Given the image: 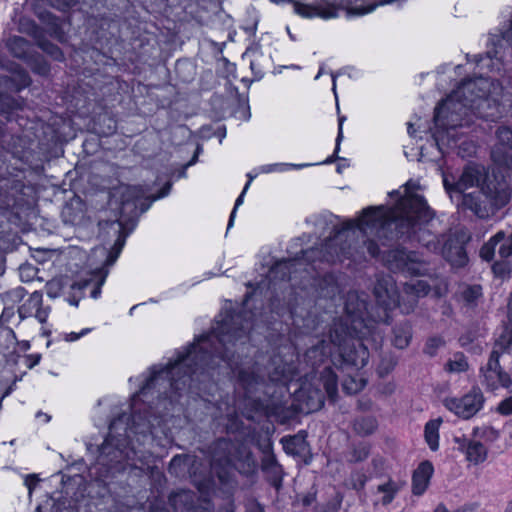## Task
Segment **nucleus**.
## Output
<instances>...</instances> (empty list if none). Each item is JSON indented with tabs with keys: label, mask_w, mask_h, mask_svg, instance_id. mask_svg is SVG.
<instances>
[{
	"label": "nucleus",
	"mask_w": 512,
	"mask_h": 512,
	"mask_svg": "<svg viewBox=\"0 0 512 512\" xmlns=\"http://www.w3.org/2000/svg\"><path fill=\"white\" fill-rule=\"evenodd\" d=\"M297 400L301 403V410L311 413L318 411L324 405L325 397L321 389L312 385H302L296 394Z\"/></svg>",
	"instance_id": "23"
},
{
	"label": "nucleus",
	"mask_w": 512,
	"mask_h": 512,
	"mask_svg": "<svg viewBox=\"0 0 512 512\" xmlns=\"http://www.w3.org/2000/svg\"><path fill=\"white\" fill-rule=\"evenodd\" d=\"M434 217L433 211L422 196L413 194L401 197L395 206H370L355 219L359 228L342 231L334 243L353 234L377 244L387 245L394 241L417 242L429 251L439 249V240L428 228Z\"/></svg>",
	"instance_id": "3"
},
{
	"label": "nucleus",
	"mask_w": 512,
	"mask_h": 512,
	"mask_svg": "<svg viewBox=\"0 0 512 512\" xmlns=\"http://www.w3.org/2000/svg\"><path fill=\"white\" fill-rule=\"evenodd\" d=\"M91 284H92V279H84V280H80V281H76V282L72 283V285L70 286V289L72 291H78L79 295H74L70 292L69 295L67 296V301L69 302V304L78 306L79 301L84 296V290L87 287H89Z\"/></svg>",
	"instance_id": "39"
},
{
	"label": "nucleus",
	"mask_w": 512,
	"mask_h": 512,
	"mask_svg": "<svg viewBox=\"0 0 512 512\" xmlns=\"http://www.w3.org/2000/svg\"><path fill=\"white\" fill-rule=\"evenodd\" d=\"M442 424V418H436L428 421L424 427V437L429 448L436 451L439 448V428Z\"/></svg>",
	"instance_id": "32"
},
{
	"label": "nucleus",
	"mask_w": 512,
	"mask_h": 512,
	"mask_svg": "<svg viewBox=\"0 0 512 512\" xmlns=\"http://www.w3.org/2000/svg\"><path fill=\"white\" fill-rule=\"evenodd\" d=\"M176 73L179 77H182V72L185 70H193V66L188 61L178 60L175 65Z\"/></svg>",
	"instance_id": "59"
},
{
	"label": "nucleus",
	"mask_w": 512,
	"mask_h": 512,
	"mask_svg": "<svg viewBox=\"0 0 512 512\" xmlns=\"http://www.w3.org/2000/svg\"><path fill=\"white\" fill-rule=\"evenodd\" d=\"M403 485L404 483L397 482L392 479H389L386 483L380 484L377 487V492L383 494L381 503L383 505L390 504L394 500L396 494L401 490Z\"/></svg>",
	"instance_id": "36"
},
{
	"label": "nucleus",
	"mask_w": 512,
	"mask_h": 512,
	"mask_svg": "<svg viewBox=\"0 0 512 512\" xmlns=\"http://www.w3.org/2000/svg\"><path fill=\"white\" fill-rule=\"evenodd\" d=\"M484 402L485 398L481 389L473 387L462 397H446L443 400V405L459 418L468 420L483 408Z\"/></svg>",
	"instance_id": "17"
},
{
	"label": "nucleus",
	"mask_w": 512,
	"mask_h": 512,
	"mask_svg": "<svg viewBox=\"0 0 512 512\" xmlns=\"http://www.w3.org/2000/svg\"><path fill=\"white\" fill-rule=\"evenodd\" d=\"M441 253L452 268H463L469 261L465 243L463 239L456 234L448 236L443 243Z\"/></svg>",
	"instance_id": "20"
},
{
	"label": "nucleus",
	"mask_w": 512,
	"mask_h": 512,
	"mask_svg": "<svg viewBox=\"0 0 512 512\" xmlns=\"http://www.w3.org/2000/svg\"><path fill=\"white\" fill-rule=\"evenodd\" d=\"M171 188L172 183L167 182L158 194L151 195L148 194L149 189L141 185L123 187L121 191V218L136 220L150 208L155 200L167 196Z\"/></svg>",
	"instance_id": "10"
},
{
	"label": "nucleus",
	"mask_w": 512,
	"mask_h": 512,
	"mask_svg": "<svg viewBox=\"0 0 512 512\" xmlns=\"http://www.w3.org/2000/svg\"><path fill=\"white\" fill-rule=\"evenodd\" d=\"M370 454V446L365 442L353 445L346 459L350 463H358L366 460Z\"/></svg>",
	"instance_id": "38"
},
{
	"label": "nucleus",
	"mask_w": 512,
	"mask_h": 512,
	"mask_svg": "<svg viewBox=\"0 0 512 512\" xmlns=\"http://www.w3.org/2000/svg\"><path fill=\"white\" fill-rule=\"evenodd\" d=\"M309 165L310 164H282V163L268 164V165L261 166L260 172L261 173H271L276 170L283 171L286 167H291L294 169H301V168L307 167Z\"/></svg>",
	"instance_id": "50"
},
{
	"label": "nucleus",
	"mask_w": 512,
	"mask_h": 512,
	"mask_svg": "<svg viewBox=\"0 0 512 512\" xmlns=\"http://www.w3.org/2000/svg\"><path fill=\"white\" fill-rule=\"evenodd\" d=\"M496 411L503 416L512 415V396L503 399L498 404Z\"/></svg>",
	"instance_id": "53"
},
{
	"label": "nucleus",
	"mask_w": 512,
	"mask_h": 512,
	"mask_svg": "<svg viewBox=\"0 0 512 512\" xmlns=\"http://www.w3.org/2000/svg\"><path fill=\"white\" fill-rule=\"evenodd\" d=\"M168 502L174 512H214V506L209 499L200 498L190 490L172 492Z\"/></svg>",
	"instance_id": "18"
},
{
	"label": "nucleus",
	"mask_w": 512,
	"mask_h": 512,
	"mask_svg": "<svg viewBox=\"0 0 512 512\" xmlns=\"http://www.w3.org/2000/svg\"><path fill=\"white\" fill-rule=\"evenodd\" d=\"M498 344L494 347V349L490 353L489 360L484 368H481V370H502L499 364V358L501 356L502 351L504 350V347L502 345Z\"/></svg>",
	"instance_id": "46"
},
{
	"label": "nucleus",
	"mask_w": 512,
	"mask_h": 512,
	"mask_svg": "<svg viewBox=\"0 0 512 512\" xmlns=\"http://www.w3.org/2000/svg\"><path fill=\"white\" fill-rule=\"evenodd\" d=\"M262 451L261 469L267 475L268 481L277 489L281 486L283 470L273 453L272 443L266 442L260 445Z\"/></svg>",
	"instance_id": "21"
},
{
	"label": "nucleus",
	"mask_w": 512,
	"mask_h": 512,
	"mask_svg": "<svg viewBox=\"0 0 512 512\" xmlns=\"http://www.w3.org/2000/svg\"><path fill=\"white\" fill-rule=\"evenodd\" d=\"M256 468L252 452L241 442L227 438L217 439L211 446L210 473L226 489L235 486L234 471L248 475Z\"/></svg>",
	"instance_id": "5"
},
{
	"label": "nucleus",
	"mask_w": 512,
	"mask_h": 512,
	"mask_svg": "<svg viewBox=\"0 0 512 512\" xmlns=\"http://www.w3.org/2000/svg\"><path fill=\"white\" fill-rule=\"evenodd\" d=\"M445 368L451 373L464 372L468 369V362L463 353H456L453 358L447 362Z\"/></svg>",
	"instance_id": "41"
},
{
	"label": "nucleus",
	"mask_w": 512,
	"mask_h": 512,
	"mask_svg": "<svg viewBox=\"0 0 512 512\" xmlns=\"http://www.w3.org/2000/svg\"><path fill=\"white\" fill-rule=\"evenodd\" d=\"M394 1L395 0H382L379 3V5L390 4ZM377 6H378V4H371L368 6L355 7V8H352L351 10H349L348 13L353 16H363L365 14L371 13Z\"/></svg>",
	"instance_id": "51"
},
{
	"label": "nucleus",
	"mask_w": 512,
	"mask_h": 512,
	"mask_svg": "<svg viewBox=\"0 0 512 512\" xmlns=\"http://www.w3.org/2000/svg\"><path fill=\"white\" fill-rule=\"evenodd\" d=\"M434 472L431 462L423 461L419 464L412 476V492L414 495H422L428 487L430 478Z\"/></svg>",
	"instance_id": "25"
},
{
	"label": "nucleus",
	"mask_w": 512,
	"mask_h": 512,
	"mask_svg": "<svg viewBox=\"0 0 512 512\" xmlns=\"http://www.w3.org/2000/svg\"><path fill=\"white\" fill-rule=\"evenodd\" d=\"M370 318L366 295L361 296L355 291H350L344 299L343 315L334 319L331 328L343 325L347 326L351 332L363 333L371 328Z\"/></svg>",
	"instance_id": "11"
},
{
	"label": "nucleus",
	"mask_w": 512,
	"mask_h": 512,
	"mask_svg": "<svg viewBox=\"0 0 512 512\" xmlns=\"http://www.w3.org/2000/svg\"><path fill=\"white\" fill-rule=\"evenodd\" d=\"M246 512H265L264 507L256 500H250L245 505Z\"/></svg>",
	"instance_id": "57"
},
{
	"label": "nucleus",
	"mask_w": 512,
	"mask_h": 512,
	"mask_svg": "<svg viewBox=\"0 0 512 512\" xmlns=\"http://www.w3.org/2000/svg\"><path fill=\"white\" fill-rule=\"evenodd\" d=\"M366 332H351L347 326L336 325L330 328V339L335 352L339 354L342 365L361 369L367 365L369 351L360 341Z\"/></svg>",
	"instance_id": "8"
},
{
	"label": "nucleus",
	"mask_w": 512,
	"mask_h": 512,
	"mask_svg": "<svg viewBox=\"0 0 512 512\" xmlns=\"http://www.w3.org/2000/svg\"><path fill=\"white\" fill-rule=\"evenodd\" d=\"M320 381L328 398L331 401H335L338 395V378L336 373L330 367H326L321 372Z\"/></svg>",
	"instance_id": "31"
},
{
	"label": "nucleus",
	"mask_w": 512,
	"mask_h": 512,
	"mask_svg": "<svg viewBox=\"0 0 512 512\" xmlns=\"http://www.w3.org/2000/svg\"><path fill=\"white\" fill-rule=\"evenodd\" d=\"M37 44L43 52L51 56L54 60H64V55L61 49L51 41L47 39H39Z\"/></svg>",
	"instance_id": "43"
},
{
	"label": "nucleus",
	"mask_w": 512,
	"mask_h": 512,
	"mask_svg": "<svg viewBox=\"0 0 512 512\" xmlns=\"http://www.w3.org/2000/svg\"><path fill=\"white\" fill-rule=\"evenodd\" d=\"M504 44L512 48V20L509 29L500 33V35L491 34L488 42V50L485 55L478 54L473 56V60L481 70L486 68L490 72L497 71L502 67L504 57Z\"/></svg>",
	"instance_id": "14"
},
{
	"label": "nucleus",
	"mask_w": 512,
	"mask_h": 512,
	"mask_svg": "<svg viewBox=\"0 0 512 512\" xmlns=\"http://www.w3.org/2000/svg\"><path fill=\"white\" fill-rule=\"evenodd\" d=\"M492 271L495 277L500 279H506L510 275L511 267L510 263L503 260V261H496L492 265Z\"/></svg>",
	"instance_id": "48"
},
{
	"label": "nucleus",
	"mask_w": 512,
	"mask_h": 512,
	"mask_svg": "<svg viewBox=\"0 0 512 512\" xmlns=\"http://www.w3.org/2000/svg\"><path fill=\"white\" fill-rule=\"evenodd\" d=\"M502 94L498 79L480 76L464 80L436 106L434 123L447 127V136L454 137V128L470 126L473 117L496 121L502 115Z\"/></svg>",
	"instance_id": "4"
},
{
	"label": "nucleus",
	"mask_w": 512,
	"mask_h": 512,
	"mask_svg": "<svg viewBox=\"0 0 512 512\" xmlns=\"http://www.w3.org/2000/svg\"><path fill=\"white\" fill-rule=\"evenodd\" d=\"M335 352L331 339L329 342L325 340L319 341L317 344L310 347L305 353V359L313 368L321 365L326 358Z\"/></svg>",
	"instance_id": "26"
},
{
	"label": "nucleus",
	"mask_w": 512,
	"mask_h": 512,
	"mask_svg": "<svg viewBox=\"0 0 512 512\" xmlns=\"http://www.w3.org/2000/svg\"><path fill=\"white\" fill-rule=\"evenodd\" d=\"M345 121V117L344 116H341L339 117L338 119V134H337V137H336V143H335V149H334V152L331 156H329L326 160H324L323 162H321V164H330L336 160H343L342 158H340L338 156V153L340 151V144L343 140V123Z\"/></svg>",
	"instance_id": "44"
},
{
	"label": "nucleus",
	"mask_w": 512,
	"mask_h": 512,
	"mask_svg": "<svg viewBox=\"0 0 512 512\" xmlns=\"http://www.w3.org/2000/svg\"><path fill=\"white\" fill-rule=\"evenodd\" d=\"M437 131L434 133V139L441 150L442 145H446L448 148L458 147L457 154L462 158L470 157L476 153V146L472 141L463 140L460 141V137L456 132V128L452 131L455 136H447L448 128L443 125H437L435 123Z\"/></svg>",
	"instance_id": "19"
},
{
	"label": "nucleus",
	"mask_w": 512,
	"mask_h": 512,
	"mask_svg": "<svg viewBox=\"0 0 512 512\" xmlns=\"http://www.w3.org/2000/svg\"><path fill=\"white\" fill-rule=\"evenodd\" d=\"M377 426V420L373 416L357 417L353 422V429L360 436L373 434L376 431Z\"/></svg>",
	"instance_id": "35"
},
{
	"label": "nucleus",
	"mask_w": 512,
	"mask_h": 512,
	"mask_svg": "<svg viewBox=\"0 0 512 512\" xmlns=\"http://www.w3.org/2000/svg\"><path fill=\"white\" fill-rule=\"evenodd\" d=\"M60 288L59 282L51 281L47 284V295L51 298L58 296L57 290Z\"/></svg>",
	"instance_id": "61"
},
{
	"label": "nucleus",
	"mask_w": 512,
	"mask_h": 512,
	"mask_svg": "<svg viewBox=\"0 0 512 512\" xmlns=\"http://www.w3.org/2000/svg\"><path fill=\"white\" fill-rule=\"evenodd\" d=\"M337 218L333 215H321L316 219V225L332 226L333 235L321 244L320 247H313L308 250H301L292 259L277 261L269 270V286L275 288L277 282L294 281V286L306 288L311 283L320 298L335 301L339 300L341 285L339 278L334 273H325L319 276L320 264H334L344 259H352L355 262L366 260L367 257L377 258L380 255L378 244L369 239L361 238L359 234L345 236V239L334 243L336 237L350 228H359L355 220H347L341 226L336 223Z\"/></svg>",
	"instance_id": "2"
},
{
	"label": "nucleus",
	"mask_w": 512,
	"mask_h": 512,
	"mask_svg": "<svg viewBox=\"0 0 512 512\" xmlns=\"http://www.w3.org/2000/svg\"><path fill=\"white\" fill-rule=\"evenodd\" d=\"M430 286L418 280L415 283L405 284L402 292H399L394 279L391 276L378 277L374 285V296L377 305L382 308L383 315L373 318V322H390L389 311L398 307L403 314H410L417 306L418 299L426 296Z\"/></svg>",
	"instance_id": "6"
},
{
	"label": "nucleus",
	"mask_w": 512,
	"mask_h": 512,
	"mask_svg": "<svg viewBox=\"0 0 512 512\" xmlns=\"http://www.w3.org/2000/svg\"><path fill=\"white\" fill-rule=\"evenodd\" d=\"M281 443L284 451L293 456L302 455L307 447L305 439L299 435L283 437Z\"/></svg>",
	"instance_id": "33"
},
{
	"label": "nucleus",
	"mask_w": 512,
	"mask_h": 512,
	"mask_svg": "<svg viewBox=\"0 0 512 512\" xmlns=\"http://www.w3.org/2000/svg\"><path fill=\"white\" fill-rule=\"evenodd\" d=\"M246 192H244V190L241 192V194L238 196V198L236 199L235 201V205H234V208L230 214V217H229V221H228V225H227V230H229L232 226H233V222H234V218H235V215H236V211L238 209V207L243 203V199H244V195H245Z\"/></svg>",
	"instance_id": "56"
},
{
	"label": "nucleus",
	"mask_w": 512,
	"mask_h": 512,
	"mask_svg": "<svg viewBox=\"0 0 512 512\" xmlns=\"http://www.w3.org/2000/svg\"><path fill=\"white\" fill-rule=\"evenodd\" d=\"M294 12L303 18L332 19L338 16V8L334 4H304L299 1H293Z\"/></svg>",
	"instance_id": "22"
},
{
	"label": "nucleus",
	"mask_w": 512,
	"mask_h": 512,
	"mask_svg": "<svg viewBox=\"0 0 512 512\" xmlns=\"http://www.w3.org/2000/svg\"><path fill=\"white\" fill-rule=\"evenodd\" d=\"M483 297V288L480 284L464 285L460 292V298L468 308L478 306Z\"/></svg>",
	"instance_id": "30"
},
{
	"label": "nucleus",
	"mask_w": 512,
	"mask_h": 512,
	"mask_svg": "<svg viewBox=\"0 0 512 512\" xmlns=\"http://www.w3.org/2000/svg\"><path fill=\"white\" fill-rule=\"evenodd\" d=\"M412 338V327L408 321L401 322L393 328V345L398 349L406 348Z\"/></svg>",
	"instance_id": "29"
},
{
	"label": "nucleus",
	"mask_w": 512,
	"mask_h": 512,
	"mask_svg": "<svg viewBox=\"0 0 512 512\" xmlns=\"http://www.w3.org/2000/svg\"><path fill=\"white\" fill-rule=\"evenodd\" d=\"M382 261L392 272H401L418 276L424 274L426 267L420 255L415 251L396 248L383 253Z\"/></svg>",
	"instance_id": "13"
},
{
	"label": "nucleus",
	"mask_w": 512,
	"mask_h": 512,
	"mask_svg": "<svg viewBox=\"0 0 512 512\" xmlns=\"http://www.w3.org/2000/svg\"><path fill=\"white\" fill-rule=\"evenodd\" d=\"M507 307H508V319H509V322L512 324V291L509 296V301H508Z\"/></svg>",
	"instance_id": "64"
},
{
	"label": "nucleus",
	"mask_w": 512,
	"mask_h": 512,
	"mask_svg": "<svg viewBox=\"0 0 512 512\" xmlns=\"http://www.w3.org/2000/svg\"><path fill=\"white\" fill-rule=\"evenodd\" d=\"M5 338L9 344H17L19 349L27 351L30 349V342L26 340L18 341L15 332L11 328H4L0 331V338Z\"/></svg>",
	"instance_id": "45"
},
{
	"label": "nucleus",
	"mask_w": 512,
	"mask_h": 512,
	"mask_svg": "<svg viewBox=\"0 0 512 512\" xmlns=\"http://www.w3.org/2000/svg\"><path fill=\"white\" fill-rule=\"evenodd\" d=\"M91 331L90 328H85V329H82L80 333H75V332H72L70 334H67L66 336V340L67 341H76L78 340L80 337L86 335L87 333H89Z\"/></svg>",
	"instance_id": "63"
},
{
	"label": "nucleus",
	"mask_w": 512,
	"mask_h": 512,
	"mask_svg": "<svg viewBox=\"0 0 512 512\" xmlns=\"http://www.w3.org/2000/svg\"><path fill=\"white\" fill-rule=\"evenodd\" d=\"M168 471L171 475L182 478L188 475L199 490L205 487L208 479V469L201 459L192 455H175L169 464Z\"/></svg>",
	"instance_id": "16"
},
{
	"label": "nucleus",
	"mask_w": 512,
	"mask_h": 512,
	"mask_svg": "<svg viewBox=\"0 0 512 512\" xmlns=\"http://www.w3.org/2000/svg\"><path fill=\"white\" fill-rule=\"evenodd\" d=\"M444 344L445 341L442 337H430L425 344L424 353L429 355L430 357H433L437 354L438 349L444 346Z\"/></svg>",
	"instance_id": "47"
},
{
	"label": "nucleus",
	"mask_w": 512,
	"mask_h": 512,
	"mask_svg": "<svg viewBox=\"0 0 512 512\" xmlns=\"http://www.w3.org/2000/svg\"><path fill=\"white\" fill-rule=\"evenodd\" d=\"M27 367L29 369L33 368L34 366H36L40 360H41V355L40 354H30L28 355L27 357Z\"/></svg>",
	"instance_id": "62"
},
{
	"label": "nucleus",
	"mask_w": 512,
	"mask_h": 512,
	"mask_svg": "<svg viewBox=\"0 0 512 512\" xmlns=\"http://www.w3.org/2000/svg\"><path fill=\"white\" fill-rule=\"evenodd\" d=\"M510 190L504 181H488L477 191L462 194L458 205L480 219L495 215L510 201Z\"/></svg>",
	"instance_id": "7"
},
{
	"label": "nucleus",
	"mask_w": 512,
	"mask_h": 512,
	"mask_svg": "<svg viewBox=\"0 0 512 512\" xmlns=\"http://www.w3.org/2000/svg\"><path fill=\"white\" fill-rule=\"evenodd\" d=\"M20 108L21 103L18 99L5 91H0V113L9 114Z\"/></svg>",
	"instance_id": "40"
},
{
	"label": "nucleus",
	"mask_w": 512,
	"mask_h": 512,
	"mask_svg": "<svg viewBox=\"0 0 512 512\" xmlns=\"http://www.w3.org/2000/svg\"><path fill=\"white\" fill-rule=\"evenodd\" d=\"M5 48L16 58L27 61L31 54V45L21 36H11L5 41Z\"/></svg>",
	"instance_id": "27"
},
{
	"label": "nucleus",
	"mask_w": 512,
	"mask_h": 512,
	"mask_svg": "<svg viewBox=\"0 0 512 512\" xmlns=\"http://www.w3.org/2000/svg\"><path fill=\"white\" fill-rule=\"evenodd\" d=\"M106 227L108 228V233L116 236L115 242L110 250L102 247L97 249L102 256H105L104 266L98 269L95 273L97 277L96 283L93 289L90 292V296L93 299H97L101 294V287L103 286L106 277L108 275V268L116 262L118 259L124 245L126 242V238L128 236V232L125 231L124 225L122 221H111L106 223Z\"/></svg>",
	"instance_id": "12"
},
{
	"label": "nucleus",
	"mask_w": 512,
	"mask_h": 512,
	"mask_svg": "<svg viewBox=\"0 0 512 512\" xmlns=\"http://www.w3.org/2000/svg\"><path fill=\"white\" fill-rule=\"evenodd\" d=\"M42 305V293L34 291L29 298L18 308L20 319H25L34 315L36 309Z\"/></svg>",
	"instance_id": "34"
},
{
	"label": "nucleus",
	"mask_w": 512,
	"mask_h": 512,
	"mask_svg": "<svg viewBox=\"0 0 512 512\" xmlns=\"http://www.w3.org/2000/svg\"><path fill=\"white\" fill-rule=\"evenodd\" d=\"M26 62L29 64L31 70L36 74H39L41 76H46L50 72V65L48 64V62L46 60H44L39 55H37V56L31 55L30 58Z\"/></svg>",
	"instance_id": "42"
},
{
	"label": "nucleus",
	"mask_w": 512,
	"mask_h": 512,
	"mask_svg": "<svg viewBox=\"0 0 512 512\" xmlns=\"http://www.w3.org/2000/svg\"><path fill=\"white\" fill-rule=\"evenodd\" d=\"M32 188L13 175L0 177V212L20 208L28 204Z\"/></svg>",
	"instance_id": "15"
},
{
	"label": "nucleus",
	"mask_w": 512,
	"mask_h": 512,
	"mask_svg": "<svg viewBox=\"0 0 512 512\" xmlns=\"http://www.w3.org/2000/svg\"><path fill=\"white\" fill-rule=\"evenodd\" d=\"M49 311H50L49 307L43 308L41 305L39 309H36L34 316L37 318V320L40 323H45L48 318Z\"/></svg>",
	"instance_id": "58"
},
{
	"label": "nucleus",
	"mask_w": 512,
	"mask_h": 512,
	"mask_svg": "<svg viewBox=\"0 0 512 512\" xmlns=\"http://www.w3.org/2000/svg\"><path fill=\"white\" fill-rule=\"evenodd\" d=\"M501 245L498 249L499 256L505 260L512 256V244L509 243L506 238L500 242Z\"/></svg>",
	"instance_id": "55"
},
{
	"label": "nucleus",
	"mask_w": 512,
	"mask_h": 512,
	"mask_svg": "<svg viewBox=\"0 0 512 512\" xmlns=\"http://www.w3.org/2000/svg\"><path fill=\"white\" fill-rule=\"evenodd\" d=\"M497 139L505 147L512 149V129L501 126L496 131Z\"/></svg>",
	"instance_id": "49"
},
{
	"label": "nucleus",
	"mask_w": 512,
	"mask_h": 512,
	"mask_svg": "<svg viewBox=\"0 0 512 512\" xmlns=\"http://www.w3.org/2000/svg\"><path fill=\"white\" fill-rule=\"evenodd\" d=\"M342 386H343V390L347 394H354L363 388L364 383H362V382L358 383L354 379H350L349 381L345 380L344 383L342 384Z\"/></svg>",
	"instance_id": "54"
},
{
	"label": "nucleus",
	"mask_w": 512,
	"mask_h": 512,
	"mask_svg": "<svg viewBox=\"0 0 512 512\" xmlns=\"http://www.w3.org/2000/svg\"><path fill=\"white\" fill-rule=\"evenodd\" d=\"M497 180L495 175L489 174L485 166L475 163L465 165L458 177L453 173L442 171L443 186L451 199L454 195L460 198L462 194H466L465 191L469 188H481L488 181Z\"/></svg>",
	"instance_id": "9"
},
{
	"label": "nucleus",
	"mask_w": 512,
	"mask_h": 512,
	"mask_svg": "<svg viewBox=\"0 0 512 512\" xmlns=\"http://www.w3.org/2000/svg\"><path fill=\"white\" fill-rule=\"evenodd\" d=\"M14 316V309L12 307H5L0 315V323H8Z\"/></svg>",
	"instance_id": "60"
},
{
	"label": "nucleus",
	"mask_w": 512,
	"mask_h": 512,
	"mask_svg": "<svg viewBox=\"0 0 512 512\" xmlns=\"http://www.w3.org/2000/svg\"><path fill=\"white\" fill-rule=\"evenodd\" d=\"M455 442L458 444V449L465 453L466 459L474 464L482 463L487 458V449L479 442L463 438H455Z\"/></svg>",
	"instance_id": "24"
},
{
	"label": "nucleus",
	"mask_w": 512,
	"mask_h": 512,
	"mask_svg": "<svg viewBox=\"0 0 512 512\" xmlns=\"http://www.w3.org/2000/svg\"><path fill=\"white\" fill-rule=\"evenodd\" d=\"M483 373V384L490 389L498 386L508 387L511 384L510 376L503 370H481Z\"/></svg>",
	"instance_id": "28"
},
{
	"label": "nucleus",
	"mask_w": 512,
	"mask_h": 512,
	"mask_svg": "<svg viewBox=\"0 0 512 512\" xmlns=\"http://www.w3.org/2000/svg\"><path fill=\"white\" fill-rule=\"evenodd\" d=\"M474 434L489 441H495L499 438V432L493 427L476 428Z\"/></svg>",
	"instance_id": "52"
},
{
	"label": "nucleus",
	"mask_w": 512,
	"mask_h": 512,
	"mask_svg": "<svg viewBox=\"0 0 512 512\" xmlns=\"http://www.w3.org/2000/svg\"><path fill=\"white\" fill-rule=\"evenodd\" d=\"M505 239V232L498 231L480 249V257L487 262L493 260L497 245Z\"/></svg>",
	"instance_id": "37"
},
{
	"label": "nucleus",
	"mask_w": 512,
	"mask_h": 512,
	"mask_svg": "<svg viewBox=\"0 0 512 512\" xmlns=\"http://www.w3.org/2000/svg\"><path fill=\"white\" fill-rule=\"evenodd\" d=\"M216 327L198 336L195 342L176 352L165 365H154L131 403V416L123 413L113 419L109 433L99 448L97 463L108 474L127 467L144 471L151 453L146 445L153 441L154 429L162 422L160 411L184 393L200 394L208 389L216 369H230L236 375L237 389L256 411L285 416L290 396L287 383L296 374L293 360L274 354L267 366L255 362L238 367L236 347L245 344L249 323L240 313L225 311Z\"/></svg>",
	"instance_id": "1"
}]
</instances>
